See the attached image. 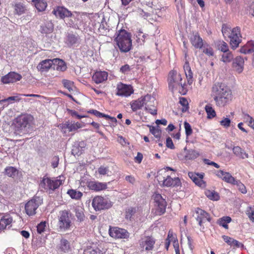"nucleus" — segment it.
Segmentation results:
<instances>
[{
	"label": "nucleus",
	"mask_w": 254,
	"mask_h": 254,
	"mask_svg": "<svg viewBox=\"0 0 254 254\" xmlns=\"http://www.w3.org/2000/svg\"><path fill=\"white\" fill-rule=\"evenodd\" d=\"M202 53L208 57H212L214 55L213 48L206 42L203 44L200 49Z\"/></svg>",
	"instance_id": "obj_37"
},
{
	"label": "nucleus",
	"mask_w": 254,
	"mask_h": 254,
	"mask_svg": "<svg viewBox=\"0 0 254 254\" xmlns=\"http://www.w3.org/2000/svg\"><path fill=\"white\" fill-rule=\"evenodd\" d=\"M168 82L169 88L172 91H177L182 95H185L188 89L185 81L182 82L181 74L177 70H171L168 74Z\"/></svg>",
	"instance_id": "obj_3"
},
{
	"label": "nucleus",
	"mask_w": 254,
	"mask_h": 254,
	"mask_svg": "<svg viewBox=\"0 0 254 254\" xmlns=\"http://www.w3.org/2000/svg\"><path fill=\"white\" fill-rule=\"evenodd\" d=\"M33 2L38 11H44L47 6V2L43 0H33Z\"/></svg>",
	"instance_id": "obj_40"
},
{
	"label": "nucleus",
	"mask_w": 254,
	"mask_h": 254,
	"mask_svg": "<svg viewBox=\"0 0 254 254\" xmlns=\"http://www.w3.org/2000/svg\"><path fill=\"white\" fill-rule=\"evenodd\" d=\"M54 29V25L52 20H46L44 24L40 26V31L42 34H50L52 33Z\"/></svg>",
	"instance_id": "obj_27"
},
{
	"label": "nucleus",
	"mask_w": 254,
	"mask_h": 254,
	"mask_svg": "<svg viewBox=\"0 0 254 254\" xmlns=\"http://www.w3.org/2000/svg\"><path fill=\"white\" fill-rule=\"evenodd\" d=\"M92 205L95 210H101L109 208L111 207L112 204L108 198L97 195L93 198Z\"/></svg>",
	"instance_id": "obj_10"
},
{
	"label": "nucleus",
	"mask_w": 254,
	"mask_h": 254,
	"mask_svg": "<svg viewBox=\"0 0 254 254\" xmlns=\"http://www.w3.org/2000/svg\"><path fill=\"white\" fill-rule=\"evenodd\" d=\"M108 73L105 71H96L92 76L93 81L96 84L103 83L107 80Z\"/></svg>",
	"instance_id": "obj_23"
},
{
	"label": "nucleus",
	"mask_w": 254,
	"mask_h": 254,
	"mask_svg": "<svg viewBox=\"0 0 254 254\" xmlns=\"http://www.w3.org/2000/svg\"><path fill=\"white\" fill-rule=\"evenodd\" d=\"M204 194L209 199L212 200L217 201L220 198L219 193L214 190H206Z\"/></svg>",
	"instance_id": "obj_36"
},
{
	"label": "nucleus",
	"mask_w": 254,
	"mask_h": 254,
	"mask_svg": "<svg viewBox=\"0 0 254 254\" xmlns=\"http://www.w3.org/2000/svg\"><path fill=\"white\" fill-rule=\"evenodd\" d=\"M62 83L63 84L64 86L68 89L69 91L73 90L74 83L72 81L67 79H63L62 80Z\"/></svg>",
	"instance_id": "obj_51"
},
{
	"label": "nucleus",
	"mask_w": 254,
	"mask_h": 254,
	"mask_svg": "<svg viewBox=\"0 0 254 254\" xmlns=\"http://www.w3.org/2000/svg\"><path fill=\"white\" fill-rule=\"evenodd\" d=\"M240 52L245 54L251 53L254 52V41H248L240 49Z\"/></svg>",
	"instance_id": "obj_34"
},
{
	"label": "nucleus",
	"mask_w": 254,
	"mask_h": 254,
	"mask_svg": "<svg viewBox=\"0 0 254 254\" xmlns=\"http://www.w3.org/2000/svg\"><path fill=\"white\" fill-rule=\"evenodd\" d=\"M244 60L241 56L236 57L233 61L232 66L238 73H241L244 69Z\"/></svg>",
	"instance_id": "obj_28"
},
{
	"label": "nucleus",
	"mask_w": 254,
	"mask_h": 254,
	"mask_svg": "<svg viewBox=\"0 0 254 254\" xmlns=\"http://www.w3.org/2000/svg\"><path fill=\"white\" fill-rule=\"evenodd\" d=\"M87 186L90 190L96 192L105 190L107 188V183L95 181L88 182Z\"/></svg>",
	"instance_id": "obj_22"
},
{
	"label": "nucleus",
	"mask_w": 254,
	"mask_h": 254,
	"mask_svg": "<svg viewBox=\"0 0 254 254\" xmlns=\"http://www.w3.org/2000/svg\"><path fill=\"white\" fill-rule=\"evenodd\" d=\"M199 156V153L198 151L195 150H189L188 151L185 158L187 160H193L197 158Z\"/></svg>",
	"instance_id": "obj_45"
},
{
	"label": "nucleus",
	"mask_w": 254,
	"mask_h": 254,
	"mask_svg": "<svg viewBox=\"0 0 254 254\" xmlns=\"http://www.w3.org/2000/svg\"><path fill=\"white\" fill-rule=\"evenodd\" d=\"M184 127L187 136L190 135L192 133V130L190 124L187 122L184 123Z\"/></svg>",
	"instance_id": "obj_54"
},
{
	"label": "nucleus",
	"mask_w": 254,
	"mask_h": 254,
	"mask_svg": "<svg viewBox=\"0 0 254 254\" xmlns=\"http://www.w3.org/2000/svg\"><path fill=\"white\" fill-rule=\"evenodd\" d=\"M166 240H168V241H170L171 242H172L173 243V245H174L175 242L178 241V240H177L176 237H175L174 235L173 231L172 230L169 231Z\"/></svg>",
	"instance_id": "obj_60"
},
{
	"label": "nucleus",
	"mask_w": 254,
	"mask_h": 254,
	"mask_svg": "<svg viewBox=\"0 0 254 254\" xmlns=\"http://www.w3.org/2000/svg\"><path fill=\"white\" fill-rule=\"evenodd\" d=\"M115 41L121 53H127L132 48L131 35L125 29L117 32Z\"/></svg>",
	"instance_id": "obj_4"
},
{
	"label": "nucleus",
	"mask_w": 254,
	"mask_h": 254,
	"mask_svg": "<svg viewBox=\"0 0 254 254\" xmlns=\"http://www.w3.org/2000/svg\"><path fill=\"white\" fill-rule=\"evenodd\" d=\"M163 186L167 187H174L181 186V183L178 177L172 178L170 176L167 175L166 178L162 181Z\"/></svg>",
	"instance_id": "obj_24"
},
{
	"label": "nucleus",
	"mask_w": 254,
	"mask_h": 254,
	"mask_svg": "<svg viewBox=\"0 0 254 254\" xmlns=\"http://www.w3.org/2000/svg\"><path fill=\"white\" fill-rule=\"evenodd\" d=\"M81 127H82V125L79 123L73 122L72 123L69 121L60 125V128L61 130L64 133L66 132L67 129L69 132H72Z\"/></svg>",
	"instance_id": "obj_21"
},
{
	"label": "nucleus",
	"mask_w": 254,
	"mask_h": 254,
	"mask_svg": "<svg viewBox=\"0 0 254 254\" xmlns=\"http://www.w3.org/2000/svg\"><path fill=\"white\" fill-rule=\"evenodd\" d=\"M136 212V209L135 207H131L128 208L126 211V218L130 220L132 216L134 215Z\"/></svg>",
	"instance_id": "obj_50"
},
{
	"label": "nucleus",
	"mask_w": 254,
	"mask_h": 254,
	"mask_svg": "<svg viewBox=\"0 0 254 254\" xmlns=\"http://www.w3.org/2000/svg\"><path fill=\"white\" fill-rule=\"evenodd\" d=\"M183 68L187 79L188 83L190 85L193 82L194 79L193 77V73L191 71L189 63L187 59L183 66Z\"/></svg>",
	"instance_id": "obj_29"
},
{
	"label": "nucleus",
	"mask_w": 254,
	"mask_h": 254,
	"mask_svg": "<svg viewBox=\"0 0 254 254\" xmlns=\"http://www.w3.org/2000/svg\"><path fill=\"white\" fill-rule=\"evenodd\" d=\"M216 175L223 181L233 185H236L239 190L243 194L247 192L246 186L240 180L235 179L229 173L222 170L217 171Z\"/></svg>",
	"instance_id": "obj_8"
},
{
	"label": "nucleus",
	"mask_w": 254,
	"mask_h": 254,
	"mask_svg": "<svg viewBox=\"0 0 254 254\" xmlns=\"http://www.w3.org/2000/svg\"><path fill=\"white\" fill-rule=\"evenodd\" d=\"M243 118L244 121L248 123L249 126L254 122V119L248 114L244 113L243 115Z\"/></svg>",
	"instance_id": "obj_53"
},
{
	"label": "nucleus",
	"mask_w": 254,
	"mask_h": 254,
	"mask_svg": "<svg viewBox=\"0 0 254 254\" xmlns=\"http://www.w3.org/2000/svg\"><path fill=\"white\" fill-rule=\"evenodd\" d=\"M222 32L224 36L227 35L230 39V45L232 49H236L239 47L242 41V35L240 27L237 26L231 29L223 25L222 27Z\"/></svg>",
	"instance_id": "obj_5"
},
{
	"label": "nucleus",
	"mask_w": 254,
	"mask_h": 254,
	"mask_svg": "<svg viewBox=\"0 0 254 254\" xmlns=\"http://www.w3.org/2000/svg\"><path fill=\"white\" fill-rule=\"evenodd\" d=\"M234 56L232 53L229 51L228 52L223 53L221 55V61L225 63H230L233 59Z\"/></svg>",
	"instance_id": "obj_43"
},
{
	"label": "nucleus",
	"mask_w": 254,
	"mask_h": 254,
	"mask_svg": "<svg viewBox=\"0 0 254 254\" xmlns=\"http://www.w3.org/2000/svg\"><path fill=\"white\" fill-rule=\"evenodd\" d=\"M75 213L78 221L82 222L84 220L85 216L82 208L79 207L75 208Z\"/></svg>",
	"instance_id": "obj_46"
},
{
	"label": "nucleus",
	"mask_w": 254,
	"mask_h": 254,
	"mask_svg": "<svg viewBox=\"0 0 254 254\" xmlns=\"http://www.w3.org/2000/svg\"><path fill=\"white\" fill-rule=\"evenodd\" d=\"M14 13L16 14L20 15L26 13L27 9L26 6L22 3L18 2L15 3L14 6Z\"/></svg>",
	"instance_id": "obj_39"
},
{
	"label": "nucleus",
	"mask_w": 254,
	"mask_h": 254,
	"mask_svg": "<svg viewBox=\"0 0 254 254\" xmlns=\"http://www.w3.org/2000/svg\"><path fill=\"white\" fill-rule=\"evenodd\" d=\"M5 174L9 177L14 178L17 173V169L13 167H7L4 169Z\"/></svg>",
	"instance_id": "obj_47"
},
{
	"label": "nucleus",
	"mask_w": 254,
	"mask_h": 254,
	"mask_svg": "<svg viewBox=\"0 0 254 254\" xmlns=\"http://www.w3.org/2000/svg\"><path fill=\"white\" fill-rule=\"evenodd\" d=\"M52 13L58 18L64 19L65 18H73L74 22L71 20V23H69L70 27H74L77 24L79 19L78 16L79 13L76 11L72 13L66 7L63 6H57L52 11Z\"/></svg>",
	"instance_id": "obj_7"
},
{
	"label": "nucleus",
	"mask_w": 254,
	"mask_h": 254,
	"mask_svg": "<svg viewBox=\"0 0 254 254\" xmlns=\"http://www.w3.org/2000/svg\"><path fill=\"white\" fill-rule=\"evenodd\" d=\"M130 107L133 112L141 109L145 106V110L153 115L157 114V109L154 105V99L150 95L147 94L144 96L132 100L130 103Z\"/></svg>",
	"instance_id": "obj_2"
},
{
	"label": "nucleus",
	"mask_w": 254,
	"mask_h": 254,
	"mask_svg": "<svg viewBox=\"0 0 254 254\" xmlns=\"http://www.w3.org/2000/svg\"><path fill=\"white\" fill-rule=\"evenodd\" d=\"M54 68L58 71H64L67 69L66 64L64 61L60 59H53Z\"/></svg>",
	"instance_id": "obj_32"
},
{
	"label": "nucleus",
	"mask_w": 254,
	"mask_h": 254,
	"mask_svg": "<svg viewBox=\"0 0 254 254\" xmlns=\"http://www.w3.org/2000/svg\"><path fill=\"white\" fill-rule=\"evenodd\" d=\"M196 217L195 218L196 221L198 222V225L200 226H202L203 223L206 221L210 222L211 218L208 213L202 210L200 208H196L195 210Z\"/></svg>",
	"instance_id": "obj_18"
},
{
	"label": "nucleus",
	"mask_w": 254,
	"mask_h": 254,
	"mask_svg": "<svg viewBox=\"0 0 254 254\" xmlns=\"http://www.w3.org/2000/svg\"><path fill=\"white\" fill-rule=\"evenodd\" d=\"M59 250L62 254L70 251V246L69 242L65 239H62L60 241Z\"/></svg>",
	"instance_id": "obj_33"
},
{
	"label": "nucleus",
	"mask_w": 254,
	"mask_h": 254,
	"mask_svg": "<svg viewBox=\"0 0 254 254\" xmlns=\"http://www.w3.org/2000/svg\"><path fill=\"white\" fill-rule=\"evenodd\" d=\"M32 117L30 115L22 114L18 116L15 120V126L17 127L23 129L29 124Z\"/></svg>",
	"instance_id": "obj_19"
},
{
	"label": "nucleus",
	"mask_w": 254,
	"mask_h": 254,
	"mask_svg": "<svg viewBox=\"0 0 254 254\" xmlns=\"http://www.w3.org/2000/svg\"><path fill=\"white\" fill-rule=\"evenodd\" d=\"M155 200L157 204L156 213L158 215H161L166 211L167 203L165 199L160 194H156L155 197Z\"/></svg>",
	"instance_id": "obj_20"
},
{
	"label": "nucleus",
	"mask_w": 254,
	"mask_h": 254,
	"mask_svg": "<svg viewBox=\"0 0 254 254\" xmlns=\"http://www.w3.org/2000/svg\"><path fill=\"white\" fill-rule=\"evenodd\" d=\"M86 146L85 141H81L75 144L72 150V153L77 155H80L83 153Z\"/></svg>",
	"instance_id": "obj_31"
},
{
	"label": "nucleus",
	"mask_w": 254,
	"mask_h": 254,
	"mask_svg": "<svg viewBox=\"0 0 254 254\" xmlns=\"http://www.w3.org/2000/svg\"><path fill=\"white\" fill-rule=\"evenodd\" d=\"M220 124L225 128H228L230 126L231 120L227 118H223L220 122Z\"/></svg>",
	"instance_id": "obj_57"
},
{
	"label": "nucleus",
	"mask_w": 254,
	"mask_h": 254,
	"mask_svg": "<svg viewBox=\"0 0 254 254\" xmlns=\"http://www.w3.org/2000/svg\"><path fill=\"white\" fill-rule=\"evenodd\" d=\"M130 67L127 64H125L121 67L120 71L124 74H127L130 71Z\"/></svg>",
	"instance_id": "obj_61"
},
{
	"label": "nucleus",
	"mask_w": 254,
	"mask_h": 254,
	"mask_svg": "<svg viewBox=\"0 0 254 254\" xmlns=\"http://www.w3.org/2000/svg\"><path fill=\"white\" fill-rule=\"evenodd\" d=\"M67 193L72 199L75 200L80 199L83 195V193L81 191H77L76 190L73 189L68 190H67Z\"/></svg>",
	"instance_id": "obj_41"
},
{
	"label": "nucleus",
	"mask_w": 254,
	"mask_h": 254,
	"mask_svg": "<svg viewBox=\"0 0 254 254\" xmlns=\"http://www.w3.org/2000/svg\"><path fill=\"white\" fill-rule=\"evenodd\" d=\"M212 91L217 106L224 107L232 100L231 90L222 83H215L212 87Z\"/></svg>",
	"instance_id": "obj_1"
},
{
	"label": "nucleus",
	"mask_w": 254,
	"mask_h": 254,
	"mask_svg": "<svg viewBox=\"0 0 254 254\" xmlns=\"http://www.w3.org/2000/svg\"><path fill=\"white\" fill-rule=\"evenodd\" d=\"M101 250L97 247H88L84 250V254H101Z\"/></svg>",
	"instance_id": "obj_48"
},
{
	"label": "nucleus",
	"mask_w": 254,
	"mask_h": 254,
	"mask_svg": "<svg viewBox=\"0 0 254 254\" xmlns=\"http://www.w3.org/2000/svg\"><path fill=\"white\" fill-rule=\"evenodd\" d=\"M134 92L133 87L131 85H127L120 82L117 84L116 95L122 97H128Z\"/></svg>",
	"instance_id": "obj_12"
},
{
	"label": "nucleus",
	"mask_w": 254,
	"mask_h": 254,
	"mask_svg": "<svg viewBox=\"0 0 254 254\" xmlns=\"http://www.w3.org/2000/svg\"><path fill=\"white\" fill-rule=\"evenodd\" d=\"M150 132L156 138H160L161 135V131L159 128L152 127L150 128Z\"/></svg>",
	"instance_id": "obj_52"
},
{
	"label": "nucleus",
	"mask_w": 254,
	"mask_h": 254,
	"mask_svg": "<svg viewBox=\"0 0 254 254\" xmlns=\"http://www.w3.org/2000/svg\"><path fill=\"white\" fill-rule=\"evenodd\" d=\"M109 234L110 237L115 239H127L129 237V233L127 230L118 227L110 226Z\"/></svg>",
	"instance_id": "obj_11"
},
{
	"label": "nucleus",
	"mask_w": 254,
	"mask_h": 254,
	"mask_svg": "<svg viewBox=\"0 0 254 254\" xmlns=\"http://www.w3.org/2000/svg\"><path fill=\"white\" fill-rule=\"evenodd\" d=\"M204 173H196L194 172H189L188 176L192 181L197 186L200 188H205L206 186V182L203 180L204 177Z\"/></svg>",
	"instance_id": "obj_15"
},
{
	"label": "nucleus",
	"mask_w": 254,
	"mask_h": 254,
	"mask_svg": "<svg viewBox=\"0 0 254 254\" xmlns=\"http://www.w3.org/2000/svg\"><path fill=\"white\" fill-rule=\"evenodd\" d=\"M204 109L207 114V118L208 119H212L216 116V112L211 104H207L205 106Z\"/></svg>",
	"instance_id": "obj_42"
},
{
	"label": "nucleus",
	"mask_w": 254,
	"mask_h": 254,
	"mask_svg": "<svg viewBox=\"0 0 254 254\" xmlns=\"http://www.w3.org/2000/svg\"><path fill=\"white\" fill-rule=\"evenodd\" d=\"M88 113L93 114L94 115L98 117H108V116H106V114L102 113L96 110H90L89 111H88Z\"/></svg>",
	"instance_id": "obj_59"
},
{
	"label": "nucleus",
	"mask_w": 254,
	"mask_h": 254,
	"mask_svg": "<svg viewBox=\"0 0 254 254\" xmlns=\"http://www.w3.org/2000/svg\"><path fill=\"white\" fill-rule=\"evenodd\" d=\"M43 203V199L38 196H34L25 205L26 213L29 216H32L36 213V210Z\"/></svg>",
	"instance_id": "obj_9"
},
{
	"label": "nucleus",
	"mask_w": 254,
	"mask_h": 254,
	"mask_svg": "<svg viewBox=\"0 0 254 254\" xmlns=\"http://www.w3.org/2000/svg\"><path fill=\"white\" fill-rule=\"evenodd\" d=\"M22 78V75L16 72L10 71L1 77L0 81L4 84L13 83L20 81Z\"/></svg>",
	"instance_id": "obj_16"
},
{
	"label": "nucleus",
	"mask_w": 254,
	"mask_h": 254,
	"mask_svg": "<svg viewBox=\"0 0 254 254\" xmlns=\"http://www.w3.org/2000/svg\"><path fill=\"white\" fill-rule=\"evenodd\" d=\"M53 64V60H43L38 64L37 68L40 72H46L52 67Z\"/></svg>",
	"instance_id": "obj_25"
},
{
	"label": "nucleus",
	"mask_w": 254,
	"mask_h": 254,
	"mask_svg": "<svg viewBox=\"0 0 254 254\" xmlns=\"http://www.w3.org/2000/svg\"><path fill=\"white\" fill-rule=\"evenodd\" d=\"M65 181V177L60 175L56 178L43 177L41 180L40 186L45 190L50 193L53 192L60 187L64 184Z\"/></svg>",
	"instance_id": "obj_6"
},
{
	"label": "nucleus",
	"mask_w": 254,
	"mask_h": 254,
	"mask_svg": "<svg viewBox=\"0 0 254 254\" xmlns=\"http://www.w3.org/2000/svg\"><path fill=\"white\" fill-rule=\"evenodd\" d=\"M68 113L72 117H76L78 119H81V118H84L86 116L78 115L77 112L75 110H68Z\"/></svg>",
	"instance_id": "obj_63"
},
{
	"label": "nucleus",
	"mask_w": 254,
	"mask_h": 254,
	"mask_svg": "<svg viewBox=\"0 0 254 254\" xmlns=\"http://www.w3.org/2000/svg\"><path fill=\"white\" fill-rule=\"evenodd\" d=\"M222 238L228 245L233 248H239L244 246L242 243L229 236L223 235Z\"/></svg>",
	"instance_id": "obj_30"
},
{
	"label": "nucleus",
	"mask_w": 254,
	"mask_h": 254,
	"mask_svg": "<svg viewBox=\"0 0 254 254\" xmlns=\"http://www.w3.org/2000/svg\"><path fill=\"white\" fill-rule=\"evenodd\" d=\"M13 221L12 217L9 214H5L0 219V231L9 228Z\"/></svg>",
	"instance_id": "obj_26"
},
{
	"label": "nucleus",
	"mask_w": 254,
	"mask_h": 254,
	"mask_svg": "<svg viewBox=\"0 0 254 254\" xmlns=\"http://www.w3.org/2000/svg\"><path fill=\"white\" fill-rule=\"evenodd\" d=\"M155 242L156 240L153 237L145 236L140 241L139 246L146 251H150L154 249Z\"/></svg>",
	"instance_id": "obj_17"
},
{
	"label": "nucleus",
	"mask_w": 254,
	"mask_h": 254,
	"mask_svg": "<svg viewBox=\"0 0 254 254\" xmlns=\"http://www.w3.org/2000/svg\"><path fill=\"white\" fill-rule=\"evenodd\" d=\"M109 171L108 167L103 166H100L98 169V172L100 175H105Z\"/></svg>",
	"instance_id": "obj_62"
},
{
	"label": "nucleus",
	"mask_w": 254,
	"mask_h": 254,
	"mask_svg": "<svg viewBox=\"0 0 254 254\" xmlns=\"http://www.w3.org/2000/svg\"><path fill=\"white\" fill-rule=\"evenodd\" d=\"M60 216L59 218V225L61 229L67 230L71 225V221L69 216V211L66 210L60 212Z\"/></svg>",
	"instance_id": "obj_14"
},
{
	"label": "nucleus",
	"mask_w": 254,
	"mask_h": 254,
	"mask_svg": "<svg viewBox=\"0 0 254 254\" xmlns=\"http://www.w3.org/2000/svg\"><path fill=\"white\" fill-rule=\"evenodd\" d=\"M232 221V219L229 216H223L219 218L217 221V224L224 227L226 229H228V224Z\"/></svg>",
	"instance_id": "obj_38"
},
{
	"label": "nucleus",
	"mask_w": 254,
	"mask_h": 254,
	"mask_svg": "<svg viewBox=\"0 0 254 254\" xmlns=\"http://www.w3.org/2000/svg\"><path fill=\"white\" fill-rule=\"evenodd\" d=\"M180 103L183 106L182 111L186 112L189 108L188 100L185 98L182 97L180 98Z\"/></svg>",
	"instance_id": "obj_55"
},
{
	"label": "nucleus",
	"mask_w": 254,
	"mask_h": 254,
	"mask_svg": "<svg viewBox=\"0 0 254 254\" xmlns=\"http://www.w3.org/2000/svg\"><path fill=\"white\" fill-rule=\"evenodd\" d=\"M46 226V222H40L37 226V232L39 234H41L44 232L45 227Z\"/></svg>",
	"instance_id": "obj_58"
},
{
	"label": "nucleus",
	"mask_w": 254,
	"mask_h": 254,
	"mask_svg": "<svg viewBox=\"0 0 254 254\" xmlns=\"http://www.w3.org/2000/svg\"><path fill=\"white\" fill-rule=\"evenodd\" d=\"M189 41L195 49H201L205 41L201 37L197 31H193L189 36Z\"/></svg>",
	"instance_id": "obj_13"
},
{
	"label": "nucleus",
	"mask_w": 254,
	"mask_h": 254,
	"mask_svg": "<svg viewBox=\"0 0 254 254\" xmlns=\"http://www.w3.org/2000/svg\"><path fill=\"white\" fill-rule=\"evenodd\" d=\"M218 49L223 53L228 52L229 50L228 44L224 41H219L217 45Z\"/></svg>",
	"instance_id": "obj_49"
},
{
	"label": "nucleus",
	"mask_w": 254,
	"mask_h": 254,
	"mask_svg": "<svg viewBox=\"0 0 254 254\" xmlns=\"http://www.w3.org/2000/svg\"><path fill=\"white\" fill-rule=\"evenodd\" d=\"M246 214L250 220L252 222H254V209H253L250 206L248 207L247 209Z\"/></svg>",
	"instance_id": "obj_56"
},
{
	"label": "nucleus",
	"mask_w": 254,
	"mask_h": 254,
	"mask_svg": "<svg viewBox=\"0 0 254 254\" xmlns=\"http://www.w3.org/2000/svg\"><path fill=\"white\" fill-rule=\"evenodd\" d=\"M77 36L73 33H68L66 38V43L69 46H72L77 43Z\"/></svg>",
	"instance_id": "obj_44"
},
{
	"label": "nucleus",
	"mask_w": 254,
	"mask_h": 254,
	"mask_svg": "<svg viewBox=\"0 0 254 254\" xmlns=\"http://www.w3.org/2000/svg\"><path fill=\"white\" fill-rule=\"evenodd\" d=\"M166 146L168 147V148H169L170 149H173L175 148V146L174 145V143L173 142V141L172 140V139L168 137L167 139H166Z\"/></svg>",
	"instance_id": "obj_64"
},
{
	"label": "nucleus",
	"mask_w": 254,
	"mask_h": 254,
	"mask_svg": "<svg viewBox=\"0 0 254 254\" xmlns=\"http://www.w3.org/2000/svg\"><path fill=\"white\" fill-rule=\"evenodd\" d=\"M232 149L233 153L240 159H243L249 157L248 154L239 146H234Z\"/></svg>",
	"instance_id": "obj_35"
}]
</instances>
